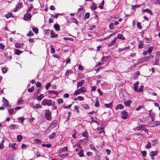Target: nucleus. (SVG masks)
<instances>
[{
	"label": "nucleus",
	"instance_id": "1",
	"mask_svg": "<svg viewBox=\"0 0 160 160\" xmlns=\"http://www.w3.org/2000/svg\"><path fill=\"white\" fill-rule=\"evenodd\" d=\"M44 116L46 119L47 120L50 121L51 120V112L49 110H45Z\"/></svg>",
	"mask_w": 160,
	"mask_h": 160
},
{
	"label": "nucleus",
	"instance_id": "2",
	"mask_svg": "<svg viewBox=\"0 0 160 160\" xmlns=\"http://www.w3.org/2000/svg\"><path fill=\"white\" fill-rule=\"evenodd\" d=\"M52 100L51 99H44L42 101V104L43 106H51L52 105Z\"/></svg>",
	"mask_w": 160,
	"mask_h": 160
},
{
	"label": "nucleus",
	"instance_id": "3",
	"mask_svg": "<svg viewBox=\"0 0 160 160\" xmlns=\"http://www.w3.org/2000/svg\"><path fill=\"white\" fill-rule=\"evenodd\" d=\"M145 129V125L143 124H142L134 128L133 130L135 131H138L141 130H144Z\"/></svg>",
	"mask_w": 160,
	"mask_h": 160
},
{
	"label": "nucleus",
	"instance_id": "4",
	"mask_svg": "<svg viewBox=\"0 0 160 160\" xmlns=\"http://www.w3.org/2000/svg\"><path fill=\"white\" fill-rule=\"evenodd\" d=\"M121 117L123 119H126L128 118V114L126 111H123L121 114Z\"/></svg>",
	"mask_w": 160,
	"mask_h": 160
},
{
	"label": "nucleus",
	"instance_id": "5",
	"mask_svg": "<svg viewBox=\"0 0 160 160\" xmlns=\"http://www.w3.org/2000/svg\"><path fill=\"white\" fill-rule=\"evenodd\" d=\"M150 58L149 56L143 57L139 59L138 60V62L139 63H140L142 62H147L149 61Z\"/></svg>",
	"mask_w": 160,
	"mask_h": 160
},
{
	"label": "nucleus",
	"instance_id": "6",
	"mask_svg": "<svg viewBox=\"0 0 160 160\" xmlns=\"http://www.w3.org/2000/svg\"><path fill=\"white\" fill-rule=\"evenodd\" d=\"M85 12V10L83 8H80L78 9V11L77 13V15L79 17L82 16Z\"/></svg>",
	"mask_w": 160,
	"mask_h": 160
},
{
	"label": "nucleus",
	"instance_id": "7",
	"mask_svg": "<svg viewBox=\"0 0 160 160\" xmlns=\"http://www.w3.org/2000/svg\"><path fill=\"white\" fill-rule=\"evenodd\" d=\"M2 102L5 106L7 108L11 107V105L9 103L8 101L4 98H2Z\"/></svg>",
	"mask_w": 160,
	"mask_h": 160
},
{
	"label": "nucleus",
	"instance_id": "8",
	"mask_svg": "<svg viewBox=\"0 0 160 160\" xmlns=\"http://www.w3.org/2000/svg\"><path fill=\"white\" fill-rule=\"evenodd\" d=\"M32 15L31 13H27L23 17V19L25 21H28L31 19Z\"/></svg>",
	"mask_w": 160,
	"mask_h": 160
},
{
	"label": "nucleus",
	"instance_id": "9",
	"mask_svg": "<svg viewBox=\"0 0 160 160\" xmlns=\"http://www.w3.org/2000/svg\"><path fill=\"white\" fill-rule=\"evenodd\" d=\"M22 5L23 4L22 2H19L17 4L15 8L13 10V12H16L19 10L22 7Z\"/></svg>",
	"mask_w": 160,
	"mask_h": 160
},
{
	"label": "nucleus",
	"instance_id": "10",
	"mask_svg": "<svg viewBox=\"0 0 160 160\" xmlns=\"http://www.w3.org/2000/svg\"><path fill=\"white\" fill-rule=\"evenodd\" d=\"M73 148L75 149V151L77 152L82 149V147L79 144H77L73 146Z\"/></svg>",
	"mask_w": 160,
	"mask_h": 160
},
{
	"label": "nucleus",
	"instance_id": "11",
	"mask_svg": "<svg viewBox=\"0 0 160 160\" xmlns=\"http://www.w3.org/2000/svg\"><path fill=\"white\" fill-rule=\"evenodd\" d=\"M58 121L57 120H54L53 122L50 124V127L52 128H54L57 126Z\"/></svg>",
	"mask_w": 160,
	"mask_h": 160
},
{
	"label": "nucleus",
	"instance_id": "12",
	"mask_svg": "<svg viewBox=\"0 0 160 160\" xmlns=\"http://www.w3.org/2000/svg\"><path fill=\"white\" fill-rule=\"evenodd\" d=\"M68 151L67 146H65L62 148H60L59 149L58 153H61L63 152L67 151Z\"/></svg>",
	"mask_w": 160,
	"mask_h": 160
},
{
	"label": "nucleus",
	"instance_id": "13",
	"mask_svg": "<svg viewBox=\"0 0 160 160\" xmlns=\"http://www.w3.org/2000/svg\"><path fill=\"white\" fill-rule=\"evenodd\" d=\"M129 48V46H127L123 48H119L118 49V52H121L122 51H125Z\"/></svg>",
	"mask_w": 160,
	"mask_h": 160
},
{
	"label": "nucleus",
	"instance_id": "14",
	"mask_svg": "<svg viewBox=\"0 0 160 160\" xmlns=\"http://www.w3.org/2000/svg\"><path fill=\"white\" fill-rule=\"evenodd\" d=\"M124 107L123 105L121 104H119L118 105L115 107V108L116 110H118L119 109H123Z\"/></svg>",
	"mask_w": 160,
	"mask_h": 160
},
{
	"label": "nucleus",
	"instance_id": "15",
	"mask_svg": "<svg viewBox=\"0 0 160 160\" xmlns=\"http://www.w3.org/2000/svg\"><path fill=\"white\" fill-rule=\"evenodd\" d=\"M158 152L157 151H152L150 152L149 155L151 157H153L157 155L158 154Z\"/></svg>",
	"mask_w": 160,
	"mask_h": 160
},
{
	"label": "nucleus",
	"instance_id": "16",
	"mask_svg": "<svg viewBox=\"0 0 160 160\" xmlns=\"http://www.w3.org/2000/svg\"><path fill=\"white\" fill-rule=\"evenodd\" d=\"M51 37L52 38H57L58 37V35L57 34H55L53 31L51 30L50 31Z\"/></svg>",
	"mask_w": 160,
	"mask_h": 160
},
{
	"label": "nucleus",
	"instance_id": "17",
	"mask_svg": "<svg viewBox=\"0 0 160 160\" xmlns=\"http://www.w3.org/2000/svg\"><path fill=\"white\" fill-rule=\"evenodd\" d=\"M117 39V38H115L111 42V43H109L108 44V47H111L113 45H114L116 42V40Z\"/></svg>",
	"mask_w": 160,
	"mask_h": 160
},
{
	"label": "nucleus",
	"instance_id": "18",
	"mask_svg": "<svg viewBox=\"0 0 160 160\" xmlns=\"http://www.w3.org/2000/svg\"><path fill=\"white\" fill-rule=\"evenodd\" d=\"M131 102L132 101L130 100H128L126 101L124 104L126 107H130Z\"/></svg>",
	"mask_w": 160,
	"mask_h": 160
},
{
	"label": "nucleus",
	"instance_id": "19",
	"mask_svg": "<svg viewBox=\"0 0 160 160\" xmlns=\"http://www.w3.org/2000/svg\"><path fill=\"white\" fill-rule=\"evenodd\" d=\"M24 46L23 43L20 44L18 43H17L15 44V46L17 48H21V47H22Z\"/></svg>",
	"mask_w": 160,
	"mask_h": 160
},
{
	"label": "nucleus",
	"instance_id": "20",
	"mask_svg": "<svg viewBox=\"0 0 160 160\" xmlns=\"http://www.w3.org/2000/svg\"><path fill=\"white\" fill-rule=\"evenodd\" d=\"M54 28L55 29L58 31H60V28L59 25L58 24H54Z\"/></svg>",
	"mask_w": 160,
	"mask_h": 160
},
{
	"label": "nucleus",
	"instance_id": "21",
	"mask_svg": "<svg viewBox=\"0 0 160 160\" xmlns=\"http://www.w3.org/2000/svg\"><path fill=\"white\" fill-rule=\"evenodd\" d=\"M84 80H82L81 81L78 82L77 83V88H78L79 87L81 86L84 83Z\"/></svg>",
	"mask_w": 160,
	"mask_h": 160
},
{
	"label": "nucleus",
	"instance_id": "22",
	"mask_svg": "<svg viewBox=\"0 0 160 160\" xmlns=\"http://www.w3.org/2000/svg\"><path fill=\"white\" fill-rule=\"evenodd\" d=\"M84 98L82 97L81 96H79L77 97L76 98H75L74 99V101H77L78 100H80V101H83L84 100Z\"/></svg>",
	"mask_w": 160,
	"mask_h": 160
},
{
	"label": "nucleus",
	"instance_id": "23",
	"mask_svg": "<svg viewBox=\"0 0 160 160\" xmlns=\"http://www.w3.org/2000/svg\"><path fill=\"white\" fill-rule=\"evenodd\" d=\"M16 145L15 143H10L9 145V147H12L14 150H16L17 149V148L15 146Z\"/></svg>",
	"mask_w": 160,
	"mask_h": 160
},
{
	"label": "nucleus",
	"instance_id": "24",
	"mask_svg": "<svg viewBox=\"0 0 160 160\" xmlns=\"http://www.w3.org/2000/svg\"><path fill=\"white\" fill-rule=\"evenodd\" d=\"M24 102V100H22V98H19L17 101V104L18 105H20L22 104Z\"/></svg>",
	"mask_w": 160,
	"mask_h": 160
},
{
	"label": "nucleus",
	"instance_id": "25",
	"mask_svg": "<svg viewBox=\"0 0 160 160\" xmlns=\"http://www.w3.org/2000/svg\"><path fill=\"white\" fill-rule=\"evenodd\" d=\"M81 107L82 108L85 109H88L89 108V106L87 104H82L81 105Z\"/></svg>",
	"mask_w": 160,
	"mask_h": 160
},
{
	"label": "nucleus",
	"instance_id": "26",
	"mask_svg": "<svg viewBox=\"0 0 160 160\" xmlns=\"http://www.w3.org/2000/svg\"><path fill=\"white\" fill-rule=\"evenodd\" d=\"M79 90L81 93H84L87 92L86 88L84 87H82Z\"/></svg>",
	"mask_w": 160,
	"mask_h": 160
},
{
	"label": "nucleus",
	"instance_id": "27",
	"mask_svg": "<svg viewBox=\"0 0 160 160\" xmlns=\"http://www.w3.org/2000/svg\"><path fill=\"white\" fill-rule=\"evenodd\" d=\"M112 102L108 104H105V106L107 108H111L112 106Z\"/></svg>",
	"mask_w": 160,
	"mask_h": 160
},
{
	"label": "nucleus",
	"instance_id": "28",
	"mask_svg": "<svg viewBox=\"0 0 160 160\" xmlns=\"http://www.w3.org/2000/svg\"><path fill=\"white\" fill-rule=\"evenodd\" d=\"M18 128V126L14 124H12L10 127V129H14L15 128Z\"/></svg>",
	"mask_w": 160,
	"mask_h": 160
},
{
	"label": "nucleus",
	"instance_id": "29",
	"mask_svg": "<svg viewBox=\"0 0 160 160\" xmlns=\"http://www.w3.org/2000/svg\"><path fill=\"white\" fill-rule=\"evenodd\" d=\"M118 39H121L122 40H125V38L123 37V35L119 33L118 35Z\"/></svg>",
	"mask_w": 160,
	"mask_h": 160
},
{
	"label": "nucleus",
	"instance_id": "30",
	"mask_svg": "<svg viewBox=\"0 0 160 160\" xmlns=\"http://www.w3.org/2000/svg\"><path fill=\"white\" fill-rule=\"evenodd\" d=\"M138 84H139L138 82L137 81L136 83H135L133 84V85H134L133 89L135 91H136L138 89L137 88H138Z\"/></svg>",
	"mask_w": 160,
	"mask_h": 160
},
{
	"label": "nucleus",
	"instance_id": "31",
	"mask_svg": "<svg viewBox=\"0 0 160 160\" xmlns=\"http://www.w3.org/2000/svg\"><path fill=\"white\" fill-rule=\"evenodd\" d=\"M78 155L80 157L84 156L83 151L82 150V149L79 150V152L78 153Z\"/></svg>",
	"mask_w": 160,
	"mask_h": 160
},
{
	"label": "nucleus",
	"instance_id": "32",
	"mask_svg": "<svg viewBox=\"0 0 160 160\" xmlns=\"http://www.w3.org/2000/svg\"><path fill=\"white\" fill-rule=\"evenodd\" d=\"M159 56L157 55L156 56L154 62V64L156 65H158V62L159 60Z\"/></svg>",
	"mask_w": 160,
	"mask_h": 160
},
{
	"label": "nucleus",
	"instance_id": "33",
	"mask_svg": "<svg viewBox=\"0 0 160 160\" xmlns=\"http://www.w3.org/2000/svg\"><path fill=\"white\" fill-rule=\"evenodd\" d=\"M48 93L49 94H53L56 95H58V92L56 91H53V90H50L48 91Z\"/></svg>",
	"mask_w": 160,
	"mask_h": 160
},
{
	"label": "nucleus",
	"instance_id": "34",
	"mask_svg": "<svg viewBox=\"0 0 160 160\" xmlns=\"http://www.w3.org/2000/svg\"><path fill=\"white\" fill-rule=\"evenodd\" d=\"M22 52L19 49H15L14 54H16L18 55H19Z\"/></svg>",
	"mask_w": 160,
	"mask_h": 160
},
{
	"label": "nucleus",
	"instance_id": "35",
	"mask_svg": "<svg viewBox=\"0 0 160 160\" xmlns=\"http://www.w3.org/2000/svg\"><path fill=\"white\" fill-rule=\"evenodd\" d=\"M43 98V94H41L39 96H38L37 98V99L38 101H40L41 100L42 98Z\"/></svg>",
	"mask_w": 160,
	"mask_h": 160
},
{
	"label": "nucleus",
	"instance_id": "36",
	"mask_svg": "<svg viewBox=\"0 0 160 160\" xmlns=\"http://www.w3.org/2000/svg\"><path fill=\"white\" fill-rule=\"evenodd\" d=\"M151 147V144L150 142H148L147 144L145 146V148L147 149H149Z\"/></svg>",
	"mask_w": 160,
	"mask_h": 160
},
{
	"label": "nucleus",
	"instance_id": "37",
	"mask_svg": "<svg viewBox=\"0 0 160 160\" xmlns=\"http://www.w3.org/2000/svg\"><path fill=\"white\" fill-rule=\"evenodd\" d=\"M153 48L152 47H150L148 49V52L149 54H150L153 51Z\"/></svg>",
	"mask_w": 160,
	"mask_h": 160
},
{
	"label": "nucleus",
	"instance_id": "38",
	"mask_svg": "<svg viewBox=\"0 0 160 160\" xmlns=\"http://www.w3.org/2000/svg\"><path fill=\"white\" fill-rule=\"evenodd\" d=\"M4 142V139H2V141L0 143V149H2L3 148H4V145H3V143Z\"/></svg>",
	"mask_w": 160,
	"mask_h": 160
},
{
	"label": "nucleus",
	"instance_id": "39",
	"mask_svg": "<svg viewBox=\"0 0 160 160\" xmlns=\"http://www.w3.org/2000/svg\"><path fill=\"white\" fill-rule=\"evenodd\" d=\"M104 4V0H103L102 2L101 3L99 6V8L101 9H102L103 8V5Z\"/></svg>",
	"mask_w": 160,
	"mask_h": 160
},
{
	"label": "nucleus",
	"instance_id": "40",
	"mask_svg": "<svg viewBox=\"0 0 160 160\" xmlns=\"http://www.w3.org/2000/svg\"><path fill=\"white\" fill-rule=\"evenodd\" d=\"M56 133L55 132H53L51 135H50L49 136V139H52L55 136Z\"/></svg>",
	"mask_w": 160,
	"mask_h": 160
},
{
	"label": "nucleus",
	"instance_id": "41",
	"mask_svg": "<svg viewBox=\"0 0 160 160\" xmlns=\"http://www.w3.org/2000/svg\"><path fill=\"white\" fill-rule=\"evenodd\" d=\"M22 139V136L21 135H18L17 136V141L20 142Z\"/></svg>",
	"mask_w": 160,
	"mask_h": 160
},
{
	"label": "nucleus",
	"instance_id": "42",
	"mask_svg": "<svg viewBox=\"0 0 160 160\" xmlns=\"http://www.w3.org/2000/svg\"><path fill=\"white\" fill-rule=\"evenodd\" d=\"M143 42L142 41H139V44L138 45V48L141 49L143 48Z\"/></svg>",
	"mask_w": 160,
	"mask_h": 160
},
{
	"label": "nucleus",
	"instance_id": "43",
	"mask_svg": "<svg viewBox=\"0 0 160 160\" xmlns=\"http://www.w3.org/2000/svg\"><path fill=\"white\" fill-rule=\"evenodd\" d=\"M139 74V72L137 71L133 75L134 78V79H136V77L137 76H138Z\"/></svg>",
	"mask_w": 160,
	"mask_h": 160
},
{
	"label": "nucleus",
	"instance_id": "44",
	"mask_svg": "<svg viewBox=\"0 0 160 160\" xmlns=\"http://www.w3.org/2000/svg\"><path fill=\"white\" fill-rule=\"evenodd\" d=\"M18 119L22 123H23V121L25 119V118L22 117H20L18 118Z\"/></svg>",
	"mask_w": 160,
	"mask_h": 160
},
{
	"label": "nucleus",
	"instance_id": "45",
	"mask_svg": "<svg viewBox=\"0 0 160 160\" xmlns=\"http://www.w3.org/2000/svg\"><path fill=\"white\" fill-rule=\"evenodd\" d=\"M8 111L9 112V114H15V112H14V109L12 108H11L10 109H8Z\"/></svg>",
	"mask_w": 160,
	"mask_h": 160
},
{
	"label": "nucleus",
	"instance_id": "46",
	"mask_svg": "<svg viewBox=\"0 0 160 160\" xmlns=\"http://www.w3.org/2000/svg\"><path fill=\"white\" fill-rule=\"evenodd\" d=\"M51 31L50 30H45L43 32L45 35H48L50 32V31Z\"/></svg>",
	"mask_w": 160,
	"mask_h": 160
},
{
	"label": "nucleus",
	"instance_id": "47",
	"mask_svg": "<svg viewBox=\"0 0 160 160\" xmlns=\"http://www.w3.org/2000/svg\"><path fill=\"white\" fill-rule=\"evenodd\" d=\"M42 108V106L39 104H36L35 105V107L34 109H38V108Z\"/></svg>",
	"mask_w": 160,
	"mask_h": 160
},
{
	"label": "nucleus",
	"instance_id": "48",
	"mask_svg": "<svg viewBox=\"0 0 160 160\" xmlns=\"http://www.w3.org/2000/svg\"><path fill=\"white\" fill-rule=\"evenodd\" d=\"M11 16H12V17H13V16H12V14L11 13H8L5 15V17H6L7 19L8 18Z\"/></svg>",
	"mask_w": 160,
	"mask_h": 160
},
{
	"label": "nucleus",
	"instance_id": "49",
	"mask_svg": "<svg viewBox=\"0 0 160 160\" xmlns=\"http://www.w3.org/2000/svg\"><path fill=\"white\" fill-rule=\"evenodd\" d=\"M51 106L53 107V109H57V107L55 105V101L52 102Z\"/></svg>",
	"mask_w": 160,
	"mask_h": 160
},
{
	"label": "nucleus",
	"instance_id": "50",
	"mask_svg": "<svg viewBox=\"0 0 160 160\" xmlns=\"http://www.w3.org/2000/svg\"><path fill=\"white\" fill-rule=\"evenodd\" d=\"M140 7V5H135L132 6V9L134 11H135V9L136 8H137Z\"/></svg>",
	"mask_w": 160,
	"mask_h": 160
},
{
	"label": "nucleus",
	"instance_id": "51",
	"mask_svg": "<svg viewBox=\"0 0 160 160\" xmlns=\"http://www.w3.org/2000/svg\"><path fill=\"white\" fill-rule=\"evenodd\" d=\"M90 16V14L89 12H87L85 14V17L83 18L84 19H86L89 18Z\"/></svg>",
	"mask_w": 160,
	"mask_h": 160
},
{
	"label": "nucleus",
	"instance_id": "52",
	"mask_svg": "<svg viewBox=\"0 0 160 160\" xmlns=\"http://www.w3.org/2000/svg\"><path fill=\"white\" fill-rule=\"evenodd\" d=\"M51 47V52L52 53H54L55 52V50L54 48L53 47L52 45H51L50 46Z\"/></svg>",
	"mask_w": 160,
	"mask_h": 160
},
{
	"label": "nucleus",
	"instance_id": "53",
	"mask_svg": "<svg viewBox=\"0 0 160 160\" xmlns=\"http://www.w3.org/2000/svg\"><path fill=\"white\" fill-rule=\"evenodd\" d=\"M72 72L70 71V70H67L66 73H65V76L67 77L69 75L70 73H72Z\"/></svg>",
	"mask_w": 160,
	"mask_h": 160
},
{
	"label": "nucleus",
	"instance_id": "54",
	"mask_svg": "<svg viewBox=\"0 0 160 160\" xmlns=\"http://www.w3.org/2000/svg\"><path fill=\"white\" fill-rule=\"evenodd\" d=\"M150 35L149 34L148 37H147V36H146V39L147 41L148 42H150L151 41V38H150Z\"/></svg>",
	"mask_w": 160,
	"mask_h": 160
},
{
	"label": "nucleus",
	"instance_id": "55",
	"mask_svg": "<svg viewBox=\"0 0 160 160\" xmlns=\"http://www.w3.org/2000/svg\"><path fill=\"white\" fill-rule=\"evenodd\" d=\"M63 40L65 41L70 40L72 41L73 40V39L72 38H69L68 37H64L63 38Z\"/></svg>",
	"mask_w": 160,
	"mask_h": 160
},
{
	"label": "nucleus",
	"instance_id": "56",
	"mask_svg": "<svg viewBox=\"0 0 160 160\" xmlns=\"http://www.w3.org/2000/svg\"><path fill=\"white\" fill-rule=\"evenodd\" d=\"M88 133L86 131L83 132L82 133V135L85 138H87L88 137L87 136Z\"/></svg>",
	"mask_w": 160,
	"mask_h": 160
},
{
	"label": "nucleus",
	"instance_id": "57",
	"mask_svg": "<svg viewBox=\"0 0 160 160\" xmlns=\"http://www.w3.org/2000/svg\"><path fill=\"white\" fill-rule=\"evenodd\" d=\"M34 90V87L32 86L31 88H29L28 89V92H32Z\"/></svg>",
	"mask_w": 160,
	"mask_h": 160
},
{
	"label": "nucleus",
	"instance_id": "58",
	"mask_svg": "<svg viewBox=\"0 0 160 160\" xmlns=\"http://www.w3.org/2000/svg\"><path fill=\"white\" fill-rule=\"evenodd\" d=\"M149 116L150 117H153L155 115V113L154 112H151V111H149Z\"/></svg>",
	"mask_w": 160,
	"mask_h": 160
},
{
	"label": "nucleus",
	"instance_id": "59",
	"mask_svg": "<svg viewBox=\"0 0 160 160\" xmlns=\"http://www.w3.org/2000/svg\"><path fill=\"white\" fill-rule=\"evenodd\" d=\"M57 102L59 104H60L63 102V100L61 98H59L57 100Z\"/></svg>",
	"mask_w": 160,
	"mask_h": 160
},
{
	"label": "nucleus",
	"instance_id": "60",
	"mask_svg": "<svg viewBox=\"0 0 160 160\" xmlns=\"http://www.w3.org/2000/svg\"><path fill=\"white\" fill-rule=\"evenodd\" d=\"M145 11L146 12H147L148 13H149L150 15H152V13L151 11V10L147 8L145 9Z\"/></svg>",
	"mask_w": 160,
	"mask_h": 160
},
{
	"label": "nucleus",
	"instance_id": "61",
	"mask_svg": "<svg viewBox=\"0 0 160 160\" xmlns=\"http://www.w3.org/2000/svg\"><path fill=\"white\" fill-rule=\"evenodd\" d=\"M137 27L140 29L142 28V27L141 26V23L140 22H138L137 23Z\"/></svg>",
	"mask_w": 160,
	"mask_h": 160
},
{
	"label": "nucleus",
	"instance_id": "62",
	"mask_svg": "<svg viewBox=\"0 0 160 160\" xmlns=\"http://www.w3.org/2000/svg\"><path fill=\"white\" fill-rule=\"evenodd\" d=\"M109 27L110 29H114L113 24L112 22L110 23L109 25Z\"/></svg>",
	"mask_w": 160,
	"mask_h": 160
},
{
	"label": "nucleus",
	"instance_id": "63",
	"mask_svg": "<svg viewBox=\"0 0 160 160\" xmlns=\"http://www.w3.org/2000/svg\"><path fill=\"white\" fill-rule=\"evenodd\" d=\"M51 84L50 83H47L45 86V88L47 90H48L49 89V88L51 86Z\"/></svg>",
	"mask_w": 160,
	"mask_h": 160
},
{
	"label": "nucleus",
	"instance_id": "64",
	"mask_svg": "<svg viewBox=\"0 0 160 160\" xmlns=\"http://www.w3.org/2000/svg\"><path fill=\"white\" fill-rule=\"evenodd\" d=\"M32 30L36 34H37L38 33V30L36 28H33Z\"/></svg>",
	"mask_w": 160,
	"mask_h": 160
}]
</instances>
